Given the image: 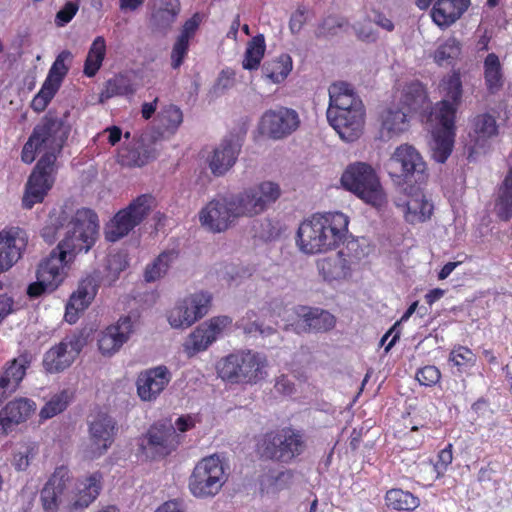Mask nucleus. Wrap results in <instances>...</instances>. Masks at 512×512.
<instances>
[{
    "label": "nucleus",
    "instance_id": "obj_1",
    "mask_svg": "<svg viewBox=\"0 0 512 512\" xmlns=\"http://www.w3.org/2000/svg\"><path fill=\"white\" fill-rule=\"evenodd\" d=\"M71 125L66 117L49 110L34 126L21 150V161L32 164L40 155L25 185L22 205L31 209L43 202L52 189L58 172L57 160L69 138Z\"/></svg>",
    "mask_w": 512,
    "mask_h": 512
},
{
    "label": "nucleus",
    "instance_id": "obj_2",
    "mask_svg": "<svg viewBox=\"0 0 512 512\" xmlns=\"http://www.w3.org/2000/svg\"><path fill=\"white\" fill-rule=\"evenodd\" d=\"M60 229H65L64 238L58 243L55 250L69 262L81 252H88L95 244L99 221L98 216L90 208H80L71 213L67 208L52 211L49 214L41 236L52 244L56 241Z\"/></svg>",
    "mask_w": 512,
    "mask_h": 512
},
{
    "label": "nucleus",
    "instance_id": "obj_3",
    "mask_svg": "<svg viewBox=\"0 0 512 512\" xmlns=\"http://www.w3.org/2000/svg\"><path fill=\"white\" fill-rule=\"evenodd\" d=\"M348 217L342 212L315 213L297 230V244L306 254L334 250L345 240Z\"/></svg>",
    "mask_w": 512,
    "mask_h": 512
},
{
    "label": "nucleus",
    "instance_id": "obj_4",
    "mask_svg": "<svg viewBox=\"0 0 512 512\" xmlns=\"http://www.w3.org/2000/svg\"><path fill=\"white\" fill-rule=\"evenodd\" d=\"M306 449L305 432L292 426L267 431L256 443V452L260 458L280 464L293 463Z\"/></svg>",
    "mask_w": 512,
    "mask_h": 512
},
{
    "label": "nucleus",
    "instance_id": "obj_5",
    "mask_svg": "<svg viewBox=\"0 0 512 512\" xmlns=\"http://www.w3.org/2000/svg\"><path fill=\"white\" fill-rule=\"evenodd\" d=\"M341 183L346 190L376 209H381L387 203L380 180L369 164H350L341 176Z\"/></svg>",
    "mask_w": 512,
    "mask_h": 512
},
{
    "label": "nucleus",
    "instance_id": "obj_6",
    "mask_svg": "<svg viewBox=\"0 0 512 512\" xmlns=\"http://www.w3.org/2000/svg\"><path fill=\"white\" fill-rule=\"evenodd\" d=\"M266 358L251 350L231 353L218 362L219 376L235 384H255L263 378Z\"/></svg>",
    "mask_w": 512,
    "mask_h": 512
},
{
    "label": "nucleus",
    "instance_id": "obj_7",
    "mask_svg": "<svg viewBox=\"0 0 512 512\" xmlns=\"http://www.w3.org/2000/svg\"><path fill=\"white\" fill-rule=\"evenodd\" d=\"M386 166L389 175L398 184L421 185L426 183L429 176L422 155L409 144L398 146Z\"/></svg>",
    "mask_w": 512,
    "mask_h": 512
},
{
    "label": "nucleus",
    "instance_id": "obj_8",
    "mask_svg": "<svg viewBox=\"0 0 512 512\" xmlns=\"http://www.w3.org/2000/svg\"><path fill=\"white\" fill-rule=\"evenodd\" d=\"M281 195L280 186L272 181H263L243 189L236 194H229V202L238 218L254 217L263 213Z\"/></svg>",
    "mask_w": 512,
    "mask_h": 512
},
{
    "label": "nucleus",
    "instance_id": "obj_9",
    "mask_svg": "<svg viewBox=\"0 0 512 512\" xmlns=\"http://www.w3.org/2000/svg\"><path fill=\"white\" fill-rule=\"evenodd\" d=\"M435 118L438 126L432 131L431 158L437 163L444 164L454 149L456 109L447 101H440L437 104Z\"/></svg>",
    "mask_w": 512,
    "mask_h": 512
},
{
    "label": "nucleus",
    "instance_id": "obj_10",
    "mask_svg": "<svg viewBox=\"0 0 512 512\" xmlns=\"http://www.w3.org/2000/svg\"><path fill=\"white\" fill-rule=\"evenodd\" d=\"M226 482V474L219 457L212 455L201 459L189 478V489L193 496L207 498L215 496Z\"/></svg>",
    "mask_w": 512,
    "mask_h": 512
},
{
    "label": "nucleus",
    "instance_id": "obj_11",
    "mask_svg": "<svg viewBox=\"0 0 512 512\" xmlns=\"http://www.w3.org/2000/svg\"><path fill=\"white\" fill-rule=\"evenodd\" d=\"M88 336L84 331H78L47 350L42 360L45 372L57 374L71 367L86 346Z\"/></svg>",
    "mask_w": 512,
    "mask_h": 512
},
{
    "label": "nucleus",
    "instance_id": "obj_12",
    "mask_svg": "<svg viewBox=\"0 0 512 512\" xmlns=\"http://www.w3.org/2000/svg\"><path fill=\"white\" fill-rule=\"evenodd\" d=\"M143 449H148L153 457L165 458L176 451L183 436L167 421L154 422L142 437Z\"/></svg>",
    "mask_w": 512,
    "mask_h": 512
},
{
    "label": "nucleus",
    "instance_id": "obj_13",
    "mask_svg": "<svg viewBox=\"0 0 512 512\" xmlns=\"http://www.w3.org/2000/svg\"><path fill=\"white\" fill-rule=\"evenodd\" d=\"M229 195H218L209 201L199 212L202 227L213 233L227 231L238 219Z\"/></svg>",
    "mask_w": 512,
    "mask_h": 512
},
{
    "label": "nucleus",
    "instance_id": "obj_14",
    "mask_svg": "<svg viewBox=\"0 0 512 512\" xmlns=\"http://www.w3.org/2000/svg\"><path fill=\"white\" fill-rule=\"evenodd\" d=\"M298 113L287 107L267 110L261 117L259 129L271 139L279 140L291 135L298 129Z\"/></svg>",
    "mask_w": 512,
    "mask_h": 512
},
{
    "label": "nucleus",
    "instance_id": "obj_15",
    "mask_svg": "<svg viewBox=\"0 0 512 512\" xmlns=\"http://www.w3.org/2000/svg\"><path fill=\"white\" fill-rule=\"evenodd\" d=\"M396 206L402 209L405 221L410 224L429 220L434 210L433 204L427 200L420 185H411L409 191L405 189L404 197L396 201Z\"/></svg>",
    "mask_w": 512,
    "mask_h": 512
},
{
    "label": "nucleus",
    "instance_id": "obj_16",
    "mask_svg": "<svg viewBox=\"0 0 512 512\" xmlns=\"http://www.w3.org/2000/svg\"><path fill=\"white\" fill-rule=\"evenodd\" d=\"M36 411V403L26 397H16L0 409V437H6L13 429L26 422Z\"/></svg>",
    "mask_w": 512,
    "mask_h": 512
},
{
    "label": "nucleus",
    "instance_id": "obj_17",
    "mask_svg": "<svg viewBox=\"0 0 512 512\" xmlns=\"http://www.w3.org/2000/svg\"><path fill=\"white\" fill-rule=\"evenodd\" d=\"M27 243V233L19 227L0 232V273L11 268L21 258Z\"/></svg>",
    "mask_w": 512,
    "mask_h": 512
},
{
    "label": "nucleus",
    "instance_id": "obj_18",
    "mask_svg": "<svg viewBox=\"0 0 512 512\" xmlns=\"http://www.w3.org/2000/svg\"><path fill=\"white\" fill-rule=\"evenodd\" d=\"M171 380V373L164 365L139 373L136 379L137 394L142 401L156 400Z\"/></svg>",
    "mask_w": 512,
    "mask_h": 512
},
{
    "label": "nucleus",
    "instance_id": "obj_19",
    "mask_svg": "<svg viewBox=\"0 0 512 512\" xmlns=\"http://www.w3.org/2000/svg\"><path fill=\"white\" fill-rule=\"evenodd\" d=\"M116 422L107 414L98 415L89 425V452L92 458L103 455L113 444Z\"/></svg>",
    "mask_w": 512,
    "mask_h": 512
},
{
    "label": "nucleus",
    "instance_id": "obj_20",
    "mask_svg": "<svg viewBox=\"0 0 512 512\" xmlns=\"http://www.w3.org/2000/svg\"><path fill=\"white\" fill-rule=\"evenodd\" d=\"M243 140V135L230 134L214 149L209 159V167L214 175H224L233 167L241 151Z\"/></svg>",
    "mask_w": 512,
    "mask_h": 512
},
{
    "label": "nucleus",
    "instance_id": "obj_21",
    "mask_svg": "<svg viewBox=\"0 0 512 512\" xmlns=\"http://www.w3.org/2000/svg\"><path fill=\"white\" fill-rule=\"evenodd\" d=\"M327 119L341 139L353 142L362 135L365 123V110L352 109V111L346 112L327 110Z\"/></svg>",
    "mask_w": 512,
    "mask_h": 512
},
{
    "label": "nucleus",
    "instance_id": "obj_22",
    "mask_svg": "<svg viewBox=\"0 0 512 512\" xmlns=\"http://www.w3.org/2000/svg\"><path fill=\"white\" fill-rule=\"evenodd\" d=\"M70 470L67 466L56 467L40 492V500L45 512H57L64 494L71 482Z\"/></svg>",
    "mask_w": 512,
    "mask_h": 512
},
{
    "label": "nucleus",
    "instance_id": "obj_23",
    "mask_svg": "<svg viewBox=\"0 0 512 512\" xmlns=\"http://www.w3.org/2000/svg\"><path fill=\"white\" fill-rule=\"evenodd\" d=\"M433 0H416L421 10L427 9ZM470 0H436L431 16L435 24L447 28L458 20L468 9Z\"/></svg>",
    "mask_w": 512,
    "mask_h": 512
},
{
    "label": "nucleus",
    "instance_id": "obj_24",
    "mask_svg": "<svg viewBox=\"0 0 512 512\" xmlns=\"http://www.w3.org/2000/svg\"><path fill=\"white\" fill-rule=\"evenodd\" d=\"M225 322H202L188 336L183 348L188 357H192L207 348L221 335Z\"/></svg>",
    "mask_w": 512,
    "mask_h": 512
},
{
    "label": "nucleus",
    "instance_id": "obj_25",
    "mask_svg": "<svg viewBox=\"0 0 512 512\" xmlns=\"http://www.w3.org/2000/svg\"><path fill=\"white\" fill-rule=\"evenodd\" d=\"M98 287V281L94 276L88 275L83 278L66 304L64 320L78 318L80 313L84 312L91 304L97 294Z\"/></svg>",
    "mask_w": 512,
    "mask_h": 512
},
{
    "label": "nucleus",
    "instance_id": "obj_26",
    "mask_svg": "<svg viewBox=\"0 0 512 512\" xmlns=\"http://www.w3.org/2000/svg\"><path fill=\"white\" fill-rule=\"evenodd\" d=\"M134 322H115L107 326L98 338V348L102 355H113L134 332Z\"/></svg>",
    "mask_w": 512,
    "mask_h": 512
},
{
    "label": "nucleus",
    "instance_id": "obj_27",
    "mask_svg": "<svg viewBox=\"0 0 512 512\" xmlns=\"http://www.w3.org/2000/svg\"><path fill=\"white\" fill-rule=\"evenodd\" d=\"M69 261L62 257L59 251L53 249L49 256L43 259L37 268L36 277L48 285L50 291H54L64 279V267Z\"/></svg>",
    "mask_w": 512,
    "mask_h": 512
},
{
    "label": "nucleus",
    "instance_id": "obj_28",
    "mask_svg": "<svg viewBox=\"0 0 512 512\" xmlns=\"http://www.w3.org/2000/svg\"><path fill=\"white\" fill-rule=\"evenodd\" d=\"M352 109L365 110L361 99L356 95L350 84L333 83L329 87V106L327 110L346 112Z\"/></svg>",
    "mask_w": 512,
    "mask_h": 512
},
{
    "label": "nucleus",
    "instance_id": "obj_29",
    "mask_svg": "<svg viewBox=\"0 0 512 512\" xmlns=\"http://www.w3.org/2000/svg\"><path fill=\"white\" fill-rule=\"evenodd\" d=\"M212 306V295L208 292L190 294L178 302L176 310L178 320H200L207 315Z\"/></svg>",
    "mask_w": 512,
    "mask_h": 512
},
{
    "label": "nucleus",
    "instance_id": "obj_30",
    "mask_svg": "<svg viewBox=\"0 0 512 512\" xmlns=\"http://www.w3.org/2000/svg\"><path fill=\"white\" fill-rule=\"evenodd\" d=\"M316 265L320 275L328 282L347 279L352 273L351 262L342 251L334 256L318 259Z\"/></svg>",
    "mask_w": 512,
    "mask_h": 512
},
{
    "label": "nucleus",
    "instance_id": "obj_31",
    "mask_svg": "<svg viewBox=\"0 0 512 512\" xmlns=\"http://www.w3.org/2000/svg\"><path fill=\"white\" fill-rule=\"evenodd\" d=\"M102 478L100 472H94L83 480H77L73 509L83 510L96 500L102 489Z\"/></svg>",
    "mask_w": 512,
    "mask_h": 512
},
{
    "label": "nucleus",
    "instance_id": "obj_32",
    "mask_svg": "<svg viewBox=\"0 0 512 512\" xmlns=\"http://www.w3.org/2000/svg\"><path fill=\"white\" fill-rule=\"evenodd\" d=\"M407 112L398 107H388L380 114V133L383 139H392L405 132L409 127Z\"/></svg>",
    "mask_w": 512,
    "mask_h": 512
},
{
    "label": "nucleus",
    "instance_id": "obj_33",
    "mask_svg": "<svg viewBox=\"0 0 512 512\" xmlns=\"http://www.w3.org/2000/svg\"><path fill=\"white\" fill-rule=\"evenodd\" d=\"M183 112L175 104L164 105L155 118V129L162 138L175 135L183 123Z\"/></svg>",
    "mask_w": 512,
    "mask_h": 512
},
{
    "label": "nucleus",
    "instance_id": "obj_34",
    "mask_svg": "<svg viewBox=\"0 0 512 512\" xmlns=\"http://www.w3.org/2000/svg\"><path fill=\"white\" fill-rule=\"evenodd\" d=\"M294 473L292 470L276 471L273 468L268 469L259 478V485L262 492L277 493L290 488L292 485Z\"/></svg>",
    "mask_w": 512,
    "mask_h": 512
},
{
    "label": "nucleus",
    "instance_id": "obj_35",
    "mask_svg": "<svg viewBox=\"0 0 512 512\" xmlns=\"http://www.w3.org/2000/svg\"><path fill=\"white\" fill-rule=\"evenodd\" d=\"M485 85L490 94L498 93L504 85V73L498 55L489 53L483 63Z\"/></svg>",
    "mask_w": 512,
    "mask_h": 512
},
{
    "label": "nucleus",
    "instance_id": "obj_36",
    "mask_svg": "<svg viewBox=\"0 0 512 512\" xmlns=\"http://www.w3.org/2000/svg\"><path fill=\"white\" fill-rule=\"evenodd\" d=\"M293 68V61L289 54L282 53L277 58L264 62L262 66L263 75L272 83H282L290 74Z\"/></svg>",
    "mask_w": 512,
    "mask_h": 512
},
{
    "label": "nucleus",
    "instance_id": "obj_37",
    "mask_svg": "<svg viewBox=\"0 0 512 512\" xmlns=\"http://www.w3.org/2000/svg\"><path fill=\"white\" fill-rule=\"evenodd\" d=\"M137 225V221L133 219L131 213L128 212L126 208L121 209L115 214L110 223L107 224L105 237L110 242L118 241Z\"/></svg>",
    "mask_w": 512,
    "mask_h": 512
},
{
    "label": "nucleus",
    "instance_id": "obj_38",
    "mask_svg": "<svg viewBox=\"0 0 512 512\" xmlns=\"http://www.w3.org/2000/svg\"><path fill=\"white\" fill-rule=\"evenodd\" d=\"M32 362V355L28 351L22 352L17 358L7 363L3 373L0 375L9 381L14 389H18L26 375L27 369Z\"/></svg>",
    "mask_w": 512,
    "mask_h": 512
},
{
    "label": "nucleus",
    "instance_id": "obj_39",
    "mask_svg": "<svg viewBox=\"0 0 512 512\" xmlns=\"http://www.w3.org/2000/svg\"><path fill=\"white\" fill-rule=\"evenodd\" d=\"M106 55V41L103 36H97L89 50L84 62L83 73L85 76L94 77L102 66Z\"/></svg>",
    "mask_w": 512,
    "mask_h": 512
},
{
    "label": "nucleus",
    "instance_id": "obj_40",
    "mask_svg": "<svg viewBox=\"0 0 512 512\" xmlns=\"http://www.w3.org/2000/svg\"><path fill=\"white\" fill-rule=\"evenodd\" d=\"M384 499L388 508L397 511H413L420 505V500L417 496L399 488L388 490Z\"/></svg>",
    "mask_w": 512,
    "mask_h": 512
},
{
    "label": "nucleus",
    "instance_id": "obj_41",
    "mask_svg": "<svg viewBox=\"0 0 512 512\" xmlns=\"http://www.w3.org/2000/svg\"><path fill=\"white\" fill-rule=\"evenodd\" d=\"M266 43L263 34L254 36L248 41L244 57L242 60V67L245 70L253 71L257 70L261 64V61L265 55Z\"/></svg>",
    "mask_w": 512,
    "mask_h": 512
},
{
    "label": "nucleus",
    "instance_id": "obj_42",
    "mask_svg": "<svg viewBox=\"0 0 512 512\" xmlns=\"http://www.w3.org/2000/svg\"><path fill=\"white\" fill-rule=\"evenodd\" d=\"M180 12L178 0H162L160 7L152 14V23L159 30L168 29Z\"/></svg>",
    "mask_w": 512,
    "mask_h": 512
},
{
    "label": "nucleus",
    "instance_id": "obj_43",
    "mask_svg": "<svg viewBox=\"0 0 512 512\" xmlns=\"http://www.w3.org/2000/svg\"><path fill=\"white\" fill-rule=\"evenodd\" d=\"M461 54V43L450 37L439 44L433 53V59L439 66H454Z\"/></svg>",
    "mask_w": 512,
    "mask_h": 512
},
{
    "label": "nucleus",
    "instance_id": "obj_44",
    "mask_svg": "<svg viewBox=\"0 0 512 512\" xmlns=\"http://www.w3.org/2000/svg\"><path fill=\"white\" fill-rule=\"evenodd\" d=\"M136 92L135 85L131 79L123 74L115 75L105 83L101 92V99H109L115 96H132Z\"/></svg>",
    "mask_w": 512,
    "mask_h": 512
},
{
    "label": "nucleus",
    "instance_id": "obj_45",
    "mask_svg": "<svg viewBox=\"0 0 512 512\" xmlns=\"http://www.w3.org/2000/svg\"><path fill=\"white\" fill-rule=\"evenodd\" d=\"M177 256L178 253L173 250L162 252L151 264L147 265L144 272L145 281L154 282L163 277Z\"/></svg>",
    "mask_w": 512,
    "mask_h": 512
},
{
    "label": "nucleus",
    "instance_id": "obj_46",
    "mask_svg": "<svg viewBox=\"0 0 512 512\" xmlns=\"http://www.w3.org/2000/svg\"><path fill=\"white\" fill-rule=\"evenodd\" d=\"M71 57L72 54L68 50H63L57 55L44 81L47 85L60 89L64 78L69 72V66L66 64V61L71 59Z\"/></svg>",
    "mask_w": 512,
    "mask_h": 512
},
{
    "label": "nucleus",
    "instance_id": "obj_47",
    "mask_svg": "<svg viewBox=\"0 0 512 512\" xmlns=\"http://www.w3.org/2000/svg\"><path fill=\"white\" fill-rule=\"evenodd\" d=\"M440 87L444 92V96L446 99L442 101H447L450 105H453L457 110V107L462 98V81L460 73L457 71H453L452 74L444 77L441 81Z\"/></svg>",
    "mask_w": 512,
    "mask_h": 512
},
{
    "label": "nucleus",
    "instance_id": "obj_48",
    "mask_svg": "<svg viewBox=\"0 0 512 512\" xmlns=\"http://www.w3.org/2000/svg\"><path fill=\"white\" fill-rule=\"evenodd\" d=\"M472 128L479 139L486 140L498 134V125L493 115L479 114L472 121Z\"/></svg>",
    "mask_w": 512,
    "mask_h": 512
},
{
    "label": "nucleus",
    "instance_id": "obj_49",
    "mask_svg": "<svg viewBox=\"0 0 512 512\" xmlns=\"http://www.w3.org/2000/svg\"><path fill=\"white\" fill-rule=\"evenodd\" d=\"M494 211L499 220L508 222L512 219V188L500 185L494 203Z\"/></svg>",
    "mask_w": 512,
    "mask_h": 512
},
{
    "label": "nucleus",
    "instance_id": "obj_50",
    "mask_svg": "<svg viewBox=\"0 0 512 512\" xmlns=\"http://www.w3.org/2000/svg\"><path fill=\"white\" fill-rule=\"evenodd\" d=\"M155 204L156 200L153 195L142 194L134 199L128 207H126V210L131 213L133 219L137 221L139 225L149 215Z\"/></svg>",
    "mask_w": 512,
    "mask_h": 512
},
{
    "label": "nucleus",
    "instance_id": "obj_51",
    "mask_svg": "<svg viewBox=\"0 0 512 512\" xmlns=\"http://www.w3.org/2000/svg\"><path fill=\"white\" fill-rule=\"evenodd\" d=\"M475 353L466 346H454L449 354V362L457 367L460 373L466 372L476 364Z\"/></svg>",
    "mask_w": 512,
    "mask_h": 512
},
{
    "label": "nucleus",
    "instance_id": "obj_52",
    "mask_svg": "<svg viewBox=\"0 0 512 512\" xmlns=\"http://www.w3.org/2000/svg\"><path fill=\"white\" fill-rule=\"evenodd\" d=\"M118 158L122 166L142 167L149 162L151 154L144 148H125L120 151Z\"/></svg>",
    "mask_w": 512,
    "mask_h": 512
},
{
    "label": "nucleus",
    "instance_id": "obj_53",
    "mask_svg": "<svg viewBox=\"0 0 512 512\" xmlns=\"http://www.w3.org/2000/svg\"><path fill=\"white\" fill-rule=\"evenodd\" d=\"M69 394L66 390L61 391L51 397V399L41 408L40 417L50 419L63 412L69 403Z\"/></svg>",
    "mask_w": 512,
    "mask_h": 512
},
{
    "label": "nucleus",
    "instance_id": "obj_54",
    "mask_svg": "<svg viewBox=\"0 0 512 512\" xmlns=\"http://www.w3.org/2000/svg\"><path fill=\"white\" fill-rule=\"evenodd\" d=\"M59 89L52 85H47L45 82L42 84L38 93L33 97L31 101V108L36 113L43 112L49 103L52 101Z\"/></svg>",
    "mask_w": 512,
    "mask_h": 512
},
{
    "label": "nucleus",
    "instance_id": "obj_55",
    "mask_svg": "<svg viewBox=\"0 0 512 512\" xmlns=\"http://www.w3.org/2000/svg\"><path fill=\"white\" fill-rule=\"evenodd\" d=\"M348 25V22L343 17L328 16L317 27V37H329L336 35L338 30L343 29Z\"/></svg>",
    "mask_w": 512,
    "mask_h": 512
},
{
    "label": "nucleus",
    "instance_id": "obj_56",
    "mask_svg": "<svg viewBox=\"0 0 512 512\" xmlns=\"http://www.w3.org/2000/svg\"><path fill=\"white\" fill-rule=\"evenodd\" d=\"M416 379L420 385L432 387L440 381L441 372L434 365H426L417 370Z\"/></svg>",
    "mask_w": 512,
    "mask_h": 512
},
{
    "label": "nucleus",
    "instance_id": "obj_57",
    "mask_svg": "<svg viewBox=\"0 0 512 512\" xmlns=\"http://www.w3.org/2000/svg\"><path fill=\"white\" fill-rule=\"evenodd\" d=\"M189 51V41L177 37L173 44L171 51V67L173 69H179L183 64Z\"/></svg>",
    "mask_w": 512,
    "mask_h": 512
},
{
    "label": "nucleus",
    "instance_id": "obj_58",
    "mask_svg": "<svg viewBox=\"0 0 512 512\" xmlns=\"http://www.w3.org/2000/svg\"><path fill=\"white\" fill-rule=\"evenodd\" d=\"M77 1L78 0L66 2L64 6L57 12L55 16V24L58 27L65 26L74 18L79 9Z\"/></svg>",
    "mask_w": 512,
    "mask_h": 512
},
{
    "label": "nucleus",
    "instance_id": "obj_59",
    "mask_svg": "<svg viewBox=\"0 0 512 512\" xmlns=\"http://www.w3.org/2000/svg\"><path fill=\"white\" fill-rule=\"evenodd\" d=\"M202 20L203 16L200 13H194L184 22L178 37L190 42V40L196 35Z\"/></svg>",
    "mask_w": 512,
    "mask_h": 512
},
{
    "label": "nucleus",
    "instance_id": "obj_60",
    "mask_svg": "<svg viewBox=\"0 0 512 512\" xmlns=\"http://www.w3.org/2000/svg\"><path fill=\"white\" fill-rule=\"evenodd\" d=\"M297 315L302 318V320H334V316H332L329 312L308 306H299L296 310Z\"/></svg>",
    "mask_w": 512,
    "mask_h": 512
},
{
    "label": "nucleus",
    "instance_id": "obj_61",
    "mask_svg": "<svg viewBox=\"0 0 512 512\" xmlns=\"http://www.w3.org/2000/svg\"><path fill=\"white\" fill-rule=\"evenodd\" d=\"M453 461V445L451 443H448L447 446L443 449H441L437 455V462L434 465V468L437 472V476H442L448 466Z\"/></svg>",
    "mask_w": 512,
    "mask_h": 512
},
{
    "label": "nucleus",
    "instance_id": "obj_62",
    "mask_svg": "<svg viewBox=\"0 0 512 512\" xmlns=\"http://www.w3.org/2000/svg\"><path fill=\"white\" fill-rule=\"evenodd\" d=\"M35 451L33 447L26 446L23 451H19L13 456V466L17 471H25L30 465L31 459L34 457Z\"/></svg>",
    "mask_w": 512,
    "mask_h": 512
},
{
    "label": "nucleus",
    "instance_id": "obj_63",
    "mask_svg": "<svg viewBox=\"0 0 512 512\" xmlns=\"http://www.w3.org/2000/svg\"><path fill=\"white\" fill-rule=\"evenodd\" d=\"M235 75L234 70L230 68L223 69L219 74L215 88L221 92L231 89L235 85Z\"/></svg>",
    "mask_w": 512,
    "mask_h": 512
},
{
    "label": "nucleus",
    "instance_id": "obj_64",
    "mask_svg": "<svg viewBox=\"0 0 512 512\" xmlns=\"http://www.w3.org/2000/svg\"><path fill=\"white\" fill-rule=\"evenodd\" d=\"M127 265L126 255L122 253L110 254L107 258V269L114 274L125 270Z\"/></svg>",
    "mask_w": 512,
    "mask_h": 512
}]
</instances>
